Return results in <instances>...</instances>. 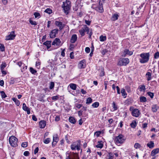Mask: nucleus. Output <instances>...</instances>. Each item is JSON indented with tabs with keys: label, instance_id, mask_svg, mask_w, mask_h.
I'll return each mask as SVG.
<instances>
[{
	"label": "nucleus",
	"instance_id": "14",
	"mask_svg": "<svg viewBox=\"0 0 159 159\" xmlns=\"http://www.w3.org/2000/svg\"><path fill=\"white\" fill-rule=\"evenodd\" d=\"M61 41L58 38H56L52 43V45H56L57 46H59Z\"/></svg>",
	"mask_w": 159,
	"mask_h": 159
},
{
	"label": "nucleus",
	"instance_id": "34",
	"mask_svg": "<svg viewBox=\"0 0 159 159\" xmlns=\"http://www.w3.org/2000/svg\"><path fill=\"white\" fill-rule=\"evenodd\" d=\"M99 106V103L98 102H96L93 103L92 105V106L94 108H96Z\"/></svg>",
	"mask_w": 159,
	"mask_h": 159
},
{
	"label": "nucleus",
	"instance_id": "6",
	"mask_svg": "<svg viewBox=\"0 0 159 159\" xmlns=\"http://www.w3.org/2000/svg\"><path fill=\"white\" fill-rule=\"evenodd\" d=\"M129 61L127 58H123L120 59L118 63V66H126L129 63Z\"/></svg>",
	"mask_w": 159,
	"mask_h": 159
},
{
	"label": "nucleus",
	"instance_id": "43",
	"mask_svg": "<svg viewBox=\"0 0 159 159\" xmlns=\"http://www.w3.org/2000/svg\"><path fill=\"white\" fill-rule=\"evenodd\" d=\"M159 57V52H156L154 55V58L157 59Z\"/></svg>",
	"mask_w": 159,
	"mask_h": 159
},
{
	"label": "nucleus",
	"instance_id": "21",
	"mask_svg": "<svg viewBox=\"0 0 159 159\" xmlns=\"http://www.w3.org/2000/svg\"><path fill=\"white\" fill-rule=\"evenodd\" d=\"M159 152V149L157 148L153 150L151 152V155L152 156H154L156 154Z\"/></svg>",
	"mask_w": 159,
	"mask_h": 159
},
{
	"label": "nucleus",
	"instance_id": "28",
	"mask_svg": "<svg viewBox=\"0 0 159 159\" xmlns=\"http://www.w3.org/2000/svg\"><path fill=\"white\" fill-rule=\"evenodd\" d=\"M137 123L135 121H133L131 123L130 126L131 127L133 128H134L136 126Z\"/></svg>",
	"mask_w": 159,
	"mask_h": 159
},
{
	"label": "nucleus",
	"instance_id": "38",
	"mask_svg": "<svg viewBox=\"0 0 159 159\" xmlns=\"http://www.w3.org/2000/svg\"><path fill=\"white\" fill-rule=\"evenodd\" d=\"M45 12L50 14L52 13V11L51 9L48 8L45 10Z\"/></svg>",
	"mask_w": 159,
	"mask_h": 159
},
{
	"label": "nucleus",
	"instance_id": "59",
	"mask_svg": "<svg viewBox=\"0 0 159 159\" xmlns=\"http://www.w3.org/2000/svg\"><path fill=\"white\" fill-rule=\"evenodd\" d=\"M30 153L28 151H26L24 152V155L25 156H28L29 155Z\"/></svg>",
	"mask_w": 159,
	"mask_h": 159
},
{
	"label": "nucleus",
	"instance_id": "37",
	"mask_svg": "<svg viewBox=\"0 0 159 159\" xmlns=\"http://www.w3.org/2000/svg\"><path fill=\"white\" fill-rule=\"evenodd\" d=\"M30 71L31 73L33 74H35L37 72V71L35 70L31 67L30 68Z\"/></svg>",
	"mask_w": 159,
	"mask_h": 159
},
{
	"label": "nucleus",
	"instance_id": "62",
	"mask_svg": "<svg viewBox=\"0 0 159 159\" xmlns=\"http://www.w3.org/2000/svg\"><path fill=\"white\" fill-rule=\"evenodd\" d=\"M15 81V80L12 78L10 80V84H14Z\"/></svg>",
	"mask_w": 159,
	"mask_h": 159
},
{
	"label": "nucleus",
	"instance_id": "22",
	"mask_svg": "<svg viewBox=\"0 0 159 159\" xmlns=\"http://www.w3.org/2000/svg\"><path fill=\"white\" fill-rule=\"evenodd\" d=\"M70 88L73 90H75L76 88V85L75 84L71 83L69 85Z\"/></svg>",
	"mask_w": 159,
	"mask_h": 159
},
{
	"label": "nucleus",
	"instance_id": "58",
	"mask_svg": "<svg viewBox=\"0 0 159 159\" xmlns=\"http://www.w3.org/2000/svg\"><path fill=\"white\" fill-rule=\"evenodd\" d=\"M105 0H100L99 2V5L102 6Z\"/></svg>",
	"mask_w": 159,
	"mask_h": 159
},
{
	"label": "nucleus",
	"instance_id": "27",
	"mask_svg": "<svg viewBox=\"0 0 159 159\" xmlns=\"http://www.w3.org/2000/svg\"><path fill=\"white\" fill-rule=\"evenodd\" d=\"M121 93L122 94V95L124 97V98H125L127 95V93L125 92V90L124 89H122L121 90Z\"/></svg>",
	"mask_w": 159,
	"mask_h": 159
},
{
	"label": "nucleus",
	"instance_id": "19",
	"mask_svg": "<svg viewBox=\"0 0 159 159\" xmlns=\"http://www.w3.org/2000/svg\"><path fill=\"white\" fill-rule=\"evenodd\" d=\"M51 41H47L46 42L44 43L43 44L46 45L47 47V49L49 48L51 46Z\"/></svg>",
	"mask_w": 159,
	"mask_h": 159
},
{
	"label": "nucleus",
	"instance_id": "10",
	"mask_svg": "<svg viewBox=\"0 0 159 159\" xmlns=\"http://www.w3.org/2000/svg\"><path fill=\"white\" fill-rule=\"evenodd\" d=\"M16 35L14 34V32L11 31L10 34L6 37V40H7L13 39L15 37Z\"/></svg>",
	"mask_w": 159,
	"mask_h": 159
},
{
	"label": "nucleus",
	"instance_id": "40",
	"mask_svg": "<svg viewBox=\"0 0 159 159\" xmlns=\"http://www.w3.org/2000/svg\"><path fill=\"white\" fill-rule=\"evenodd\" d=\"M54 87V83L53 82H51L50 83L49 89H53Z\"/></svg>",
	"mask_w": 159,
	"mask_h": 159
},
{
	"label": "nucleus",
	"instance_id": "20",
	"mask_svg": "<svg viewBox=\"0 0 159 159\" xmlns=\"http://www.w3.org/2000/svg\"><path fill=\"white\" fill-rule=\"evenodd\" d=\"M96 10L99 12H103V6L99 5V6L96 8Z\"/></svg>",
	"mask_w": 159,
	"mask_h": 159
},
{
	"label": "nucleus",
	"instance_id": "24",
	"mask_svg": "<svg viewBox=\"0 0 159 159\" xmlns=\"http://www.w3.org/2000/svg\"><path fill=\"white\" fill-rule=\"evenodd\" d=\"M146 76L147 77V80L149 81L151 80V74L150 72H148L146 74Z\"/></svg>",
	"mask_w": 159,
	"mask_h": 159
},
{
	"label": "nucleus",
	"instance_id": "30",
	"mask_svg": "<svg viewBox=\"0 0 159 159\" xmlns=\"http://www.w3.org/2000/svg\"><path fill=\"white\" fill-rule=\"evenodd\" d=\"M152 110L153 112H155L157 111V108L156 105H153L152 107Z\"/></svg>",
	"mask_w": 159,
	"mask_h": 159
},
{
	"label": "nucleus",
	"instance_id": "7",
	"mask_svg": "<svg viewBox=\"0 0 159 159\" xmlns=\"http://www.w3.org/2000/svg\"><path fill=\"white\" fill-rule=\"evenodd\" d=\"M66 159H79V154L72 152L70 155L66 156Z\"/></svg>",
	"mask_w": 159,
	"mask_h": 159
},
{
	"label": "nucleus",
	"instance_id": "4",
	"mask_svg": "<svg viewBox=\"0 0 159 159\" xmlns=\"http://www.w3.org/2000/svg\"><path fill=\"white\" fill-rule=\"evenodd\" d=\"M124 136L122 134H120L116 137L114 141L116 144L122 143L125 141Z\"/></svg>",
	"mask_w": 159,
	"mask_h": 159
},
{
	"label": "nucleus",
	"instance_id": "11",
	"mask_svg": "<svg viewBox=\"0 0 159 159\" xmlns=\"http://www.w3.org/2000/svg\"><path fill=\"white\" fill-rule=\"evenodd\" d=\"M133 54V52L132 51H130L128 49H125L123 52V54H122V57H125L127 55L129 56L132 55Z\"/></svg>",
	"mask_w": 159,
	"mask_h": 159
},
{
	"label": "nucleus",
	"instance_id": "3",
	"mask_svg": "<svg viewBox=\"0 0 159 159\" xmlns=\"http://www.w3.org/2000/svg\"><path fill=\"white\" fill-rule=\"evenodd\" d=\"M80 141L78 140L77 142L73 143L71 145V149L72 150H75L76 149L78 151L80 149Z\"/></svg>",
	"mask_w": 159,
	"mask_h": 159
},
{
	"label": "nucleus",
	"instance_id": "16",
	"mask_svg": "<svg viewBox=\"0 0 159 159\" xmlns=\"http://www.w3.org/2000/svg\"><path fill=\"white\" fill-rule=\"evenodd\" d=\"M78 66L80 69L84 68L85 66V64L84 60L81 61L78 64Z\"/></svg>",
	"mask_w": 159,
	"mask_h": 159
},
{
	"label": "nucleus",
	"instance_id": "61",
	"mask_svg": "<svg viewBox=\"0 0 159 159\" xmlns=\"http://www.w3.org/2000/svg\"><path fill=\"white\" fill-rule=\"evenodd\" d=\"M58 29H55L52 30L51 32L54 33V34H56V33H58Z\"/></svg>",
	"mask_w": 159,
	"mask_h": 159
},
{
	"label": "nucleus",
	"instance_id": "44",
	"mask_svg": "<svg viewBox=\"0 0 159 159\" xmlns=\"http://www.w3.org/2000/svg\"><path fill=\"white\" fill-rule=\"evenodd\" d=\"M0 49L2 52L5 50V47L4 45L0 44Z\"/></svg>",
	"mask_w": 159,
	"mask_h": 159
},
{
	"label": "nucleus",
	"instance_id": "55",
	"mask_svg": "<svg viewBox=\"0 0 159 159\" xmlns=\"http://www.w3.org/2000/svg\"><path fill=\"white\" fill-rule=\"evenodd\" d=\"M34 15L35 18H36L40 16V14L39 12H35L34 13Z\"/></svg>",
	"mask_w": 159,
	"mask_h": 159
},
{
	"label": "nucleus",
	"instance_id": "15",
	"mask_svg": "<svg viewBox=\"0 0 159 159\" xmlns=\"http://www.w3.org/2000/svg\"><path fill=\"white\" fill-rule=\"evenodd\" d=\"M77 37L76 34H73L72 35L71 39L70 40V42L71 43H74L77 40Z\"/></svg>",
	"mask_w": 159,
	"mask_h": 159
},
{
	"label": "nucleus",
	"instance_id": "46",
	"mask_svg": "<svg viewBox=\"0 0 159 159\" xmlns=\"http://www.w3.org/2000/svg\"><path fill=\"white\" fill-rule=\"evenodd\" d=\"M108 51L106 49H104L101 51V53L102 55H104Z\"/></svg>",
	"mask_w": 159,
	"mask_h": 159
},
{
	"label": "nucleus",
	"instance_id": "12",
	"mask_svg": "<svg viewBox=\"0 0 159 159\" xmlns=\"http://www.w3.org/2000/svg\"><path fill=\"white\" fill-rule=\"evenodd\" d=\"M55 24L57 26L59 27V29L60 30H61L64 26V25L62 24V22L59 21H55Z\"/></svg>",
	"mask_w": 159,
	"mask_h": 159
},
{
	"label": "nucleus",
	"instance_id": "13",
	"mask_svg": "<svg viewBox=\"0 0 159 159\" xmlns=\"http://www.w3.org/2000/svg\"><path fill=\"white\" fill-rule=\"evenodd\" d=\"M22 108L24 111L27 112V114H30V108H28L26 106V104L24 103L23 104Z\"/></svg>",
	"mask_w": 159,
	"mask_h": 159
},
{
	"label": "nucleus",
	"instance_id": "33",
	"mask_svg": "<svg viewBox=\"0 0 159 159\" xmlns=\"http://www.w3.org/2000/svg\"><path fill=\"white\" fill-rule=\"evenodd\" d=\"M139 88L140 89V91H145V86L144 85H140L139 86Z\"/></svg>",
	"mask_w": 159,
	"mask_h": 159
},
{
	"label": "nucleus",
	"instance_id": "50",
	"mask_svg": "<svg viewBox=\"0 0 159 159\" xmlns=\"http://www.w3.org/2000/svg\"><path fill=\"white\" fill-rule=\"evenodd\" d=\"M29 22L32 25H37V23L35 21H33L30 19V20Z\"/></svg>",
	"mask_w": 159,
	"mask_h": 159
},
{
	"label": "nucleus",
	"instance_id": "17",
	"mask_svg": "<svg viewBox=\"0 0 159 159\" xmlns=\"http://www.w3.org/2000/svg\"><path fill=\"white\" fill-rule=\"evenodd\" d=\"M46 124V122L44 120H41L39 122V125L40 128H44Z\"/></svg>",
	"mask_w": 159,
	"mask_h": 159
},
{
	"label": "nucleus",
	"instance_id": "60",
	"mask_svg": "<svg viewBox=\"0 0 159 159\" xmlns=\"http://www.w3.org/2000/svg\"><path fill=\"white\" fill-rule=\"evenodd\" d=\"M90 48L89 47H86L85 49V52L87 53H89L90 52Z\"/></svg>",
	"mask_w": 159,
	"mask_h": 159
},
{
	"label": "nucleus",
	"instance_id": "36",
	"mask_svg": "<svg viewBox=\"0 0 159 159\" xmlns=\"http://www.w3.org/2000/svg\"><path fill=\"white\" fill-rule=\"evenodd\" d=\"M92 102V99L91 98H88L86 100V104H90Z\"/></svg>",
	"mask_w": 159,
	"mask_h": 159
},
{
	"label": "nucleus",
	"instance_id": "56",
	"mask_svg": "<svg viewBox=\"0 0 159 159\" xmlns=\"http://www.w3.org/2000/svg\"><path fill=\"white\" fill-rule=\"evenodd\" d=\"M59 98V96L57 95L52 97V99L53 100H56Z\"/></svg>",
	"mask_w": 159,
	"mask_h": 159
},
{
	"label": "nucleus",
	"instance_id": "45",
	"mask_svg": "<svg viewBox=\"0 0 159 159\" xmlns=\"http://www.w3.org/2000/svg\"><path fill=\"white\" fill-rule=\"evenodd\" d=\"M101 133L100 131H97L95 132L94 135H95L97 137H98L100 135Z\"/></svg>",
	"mask_w": 159,
	"mask_h": 159
},
{
	"label": "nucleus",
	"instance_id": "32",
	"mask_svg": "<svg viewBox=\"0 0 159 159\" xmlns=\"http://www.w3.org/2000/svg\"><path fill=\"white\" fill-rule=\"evenodd\" d=\"M112 107H113V110L112 111H114L117 109V106L116 105V104L114 102H113L112 103Z\"/></svg>",
	"mask_w": 159,
	"mask_h": 159
},
{
	"label": "nucleus",
	"instance_id": "2",
	"mask_svg": "<svg viewBox=\"0 0 159 159\" xmlns=\"http://www.w3.org/2000/svg\"><path fill=\"white\" fill-rule=\"evenodd\" d=\"M141 58L139 59V61L142 63H144L147 62L149 59L150 56L149 53H143L140 55Z\"/></svg>",
	"mask_w": 159,
	"mask_h": 159
},
{
	"label": "nucleus",
	"instance_id": "63",
	"mask_svg": "<svg viewBox=\"0 0 159 159\" xmlns=\"http://www.w3.org/2000/svg\"><path fill=\"white\" fill-rule=\"evenodd\" d=\"M70 57L72 59L74 58V53L73 52H72L70 53Z\"/></svg>",
	"mask_w": 159,
	"mask_h": 159
},
{
	"label": "nucleus",
	"instance_id": "39",
	"mask_svg": "<svg viewBox=\"0 0 159 159\" xmlns=\"http://www.w3.org/2000/svg\"><path fill=\"white\" fill-rule=\"evenodd\" d=\"M0 93H1V96L2 98H5L7 97L5 93L3 91H1L0 92Z\"/></svg>",
	"mask_w": 159,
	"mask_h": 159
},
{
	"label": "nucleus",
	"instance_id": "1",
	"mask_svg": "<svg viewBox=\"0 0 159 159\" xmlns=\"http://www.w3.org/2000/svg\"><path fill=\"white\" fill-rule=\"evenodd\" d=\"M70 2L68 0H66L65 2H63L62 5L64 12L66 14H67L70 8Z\"/></svg>",
	"mask_w": 159,
	"mask_h": 159
},
{
	"label": "nucleus",
	"instance_id": "5",
	"mask_svg": "<svg viewBox=\"0 0 159 159\" xmlns=\"http://www.w3.org/2000/svg\"><path fill=\"white\" fill-rule=\"evenodd\" d=\"M17 139L14 136H11L9 138V142L11 146L13 147L17 146Z\"/></svg>",
	"mask_w": 159,
	"mask_h": 159
},
{
	"label": "nucleus",
	"instance_id": "64",
	"mask_svg": "<svg viewBox=\"0 0 159 159\" xmlns=\"http://www.w3.org/2000/svg\"><path fill=\"white\" fill-rule=\"evenodd\" d=\"M60 118L59 116H56L55 118V120L56 121H58L60 120Z\"/></svg>",
	"mask_w": 159,
	"mask_h": 159
},
{
	"label": "nucleus",
	"instance_id": "9",
	"mask_svg": "<svg viewBox=\"0 0 159 159\" xmlns=\"http://www.w3.org/2000/svg\"><path fill=\"white\" fill-rule=\"evenodd\" d=\"M53 141L52 143V146H54L59 140V138L57 134H56L53 135Z\"/></svg>",
	"mask_w": 159,
	"mask_h": 159
},
{
	"label": "nucleus",
	"instance_id": "48",
	"mask_svg": "<svg viewBox=\"0 0 159 159\" xmlns=\"http://www.w3.org/2000/svg\"><path fill=\"white\" fill-rule=\"evenodd\" d=\"M134 147L135 148L137 149L138 148H139L140 147V145L138 143H136L134 145Z\"/></svg>",
	"mask_w": 159,
	"mask_h": 159
},
{
	"label": "nucleus",
	"instance_id": "31",
	"mask_svg": "<svg viewBox=\"0 0 159 159\" xmlns=\"http://www.w3.org/2000/svg\"><path fill=\"white\" fill-rule=\"evenodd\" d=\"M6 66V64L5 62H2L1 65L0 69L1 70H4V68Z\"/></svg>",
	"mask_w": 159,
	"mask_h": 159
},
{
	"label": "nucleus",
	"instance_id": "52",
	"mask_svg": "<svg viewBox=\"0 0 159 159\" xmlns=\"http://www.w3.org/2000/svg\"><path fill=\"white\" fill-rule=\"evenodd\" d=\"M147 94L149 96L152 98H153L154 96L153 93L151 92H148L147 93Z\"/></svg>",
	"mask_w": 159,
	"mask_h": 159
},
{
	"label": "nucleus",
	"instance_id": "18",
	"mask_svg": "<svg viewBox=\"0 0 159 159\" xmlns=\"http://www.w3.org/2000/svg\"><path fill=\"white\" fill-rule=\"evenodd\" d=\"M69 120L70 123L73 124H75L76 122V120L75 118L72 116L70 117L69 119Z\"/></svg>",
	"mask_w": 159,
	"mask_h": 159
},
{
	"label": "nucleus",
	"instance_id": "47",
	"mask_svg": "<svg viewBox=\"0 0 159 159\" xmlns=\"http://www.w3.org/2000/svg\"><path fill=\"white\" fill-rule=\"evenodd\" d=\"M108 154L109 155V159H113L114 157V154H113V153L110 152Z\"/></svg>",
	"mask_w": 159,
	"mask_h": 159
},
{
	"label": "nucleus",
	"instance_id": "29",
	"mask_svg": "<svg viewBox=\"0 0 159 159\" xmlns=\"http://www.w3.org/2000/svg\"><path fill=\"white\" fill-rule=\"evenodd\" d=\"M140 101L141 102H145L147 101V99L145 97L142 96L140 97Z\"/></svg>",
	"mask_w": 159,
	"mask_h": 159
},
{
	"label": "nucleus",
	"instance_id": "35",
	"mask_svg": "<svg viewBox=\"0 0 159 159\" xmlns=\"http://www.w3.org/2000/svg\"><path fill=\"white\" fill-rule=\"evenodd\" d=\"M99 39L101 41H104L106 39V38L105 36L101 35Z\"/></svg>",
	"mask_w": 159,
	"mask_h": 159
},
{
	"label": "nucleus",
	"instance_id": "53",
	"mask_svg": "<svg viewBox=\"0 0 159 159\" xmlns=\"http://www.w3.org/2000/svg\"><path fill=\"white\" fill-rule=\"evenodd\" d=\"M27 146V142H24L22 143L21 146L23 148H26Z\"/></svg>",
	"mask_w": 159,
	"mask_h": 159
},
{
	"label": "nucleus",
	"instance_id": "51",
	"mask_svg": "<svg viewBox=\"0 0 159 159\" xmlns=\"http://www.w3.org/2000/svg\"><path fill=\"white\" fill-rule=\"evenodd\" d=\"M84 30H85V32L86 31L87 32V33L88 34L89 32V28L86 25H85L84 26Z\"/></svg>",
	"mask_w": 159,
	"mask_h": 159
},
{
	"label": "nucleus",
	"instance_id": "41",
	"mask_svg": "<svg viewBox=\"0 0 159 159\" xmlns=\"http://www.w3.org/2000/svg\"><path fill=\"white\" fill-rule=\"evenodd\" d=\"M118 15L117 14H115L112 16V18L113 20H115L118 19Z\"/></svg>",
	"mask_w": 159,
	"mask_h": 159
},
{
	"label": "nucleus",
	"instance_id": "26",
	"mask_svg": "<svg viewBox=\"0 0 159 159\" xmlns=\"http://www.w3.org/2000/svg\"><path fill=\"white\" fill-rule=\"evenodd\" d=\"M85 30H84V28H82L81 29L79 30V33L80 35L82 36H84L85 34Z\"/></svg>",
	"mask_w": 159,
	"mask_h": 159
},
{
	"label": "nucleus",
	"instance_id": "57",
	"mask_svg": "<svg viewBox=\"0 0 159 159\" xmlns=\"http://www.w3.org/2000/svg\"><path fill=\"white\" fill-rule=\"evenodd\" d=\"M41 63L39 61H37L36 63V66L38 68H40V65Z\"/></svg>",
	"mask_w": 159,
	"mask_h": 159
},
{
	"label": "nucleus",
	"instance_id": "23",
	"mask_svg": "<svg viewBox=\"0 0 159 159\" xmlns=\"http://www.w3.org/2000/svg\"><path fill=\"white\" fill-rule=\"evenodd\" d=\"M147 146L150 148H152L154 146V143L152 141H151L148 143L147 144Z\"/></svg>",
	"mask_w": 159,
	"mask_h": 159
},
{
	"label": "nucleus",
	"instance_id": "49",
	"mask_svg": "<svg viewBox=\"0 0 159 159\" xmlns=\"http://www.w3.org/2000/svg\"><path fill=\"white\" fill-rule=\"evenodd\" d=\"M50 36L51 38H53L56 37V34L54 33L51 32L50 34Z\"/></svg>",
	"mask_w": 159,
	"mask_h": 159
},
{
	"label": "nucleus",
	"instance_id": "25",
	"mask_svg": "<svg viewBox=\"0 0 159 159\" xmlns=\"http://www.w3.org/2000/svg\"><path fill=\"white\" fill-rule=\"evenodd\" d=\"M103 144L102 143V141L98 142V144L96 146V147L98 148H102L103 147Z\"/></svg>",
	"mask_w": 159,
	"mask_h": 159
},
{
	"label": "nucleus",
	"instance_id": "54",
	"mask_svg": "<svg viewBox=\"0 0 159 159\" xmlns=\"http://www.w3.org/2000/svg\"><path fill=\"white\" fill-rule=\"evenodd\" d=\"M23 66L22 68H21V71L22 72L24 71V70H26L27 68V66H25V65L23 64Z\"/></svg>",
	"mask_w": 159,
	"mask_h": 159
},
{
	"label": "nucleus",
	"instance_id": "8",
	"mask_svg": "<svg viewBox=\"0 0 159 159\" xmlns=\"http://www.w3.org/2000/svg\"><path fill=\"white\" fill-rule=\"evenodd\" d=\"M131 113L133 116L136 117H139L140 114V111L138 109L136 108L133 109Z\"/></svg>",
	"mask_w": 159,
	"mask_h": 159
},
{
	"label": "nucleus",
	"instance_id": "42",
	"mask_svg": "<svg viewBox=\"0 0 159 159\" xmlns=\"http://www.w3.org/2000/svg\"><path fill=\"white\" fill-rule=\"evenodd\" d=\"M50 139L49 138H48L44 140L43 142L45 144H48L50 142Z\"/></svg>",
	"mask_w": 159,
	"mask_h": 159
}]
</instances>
